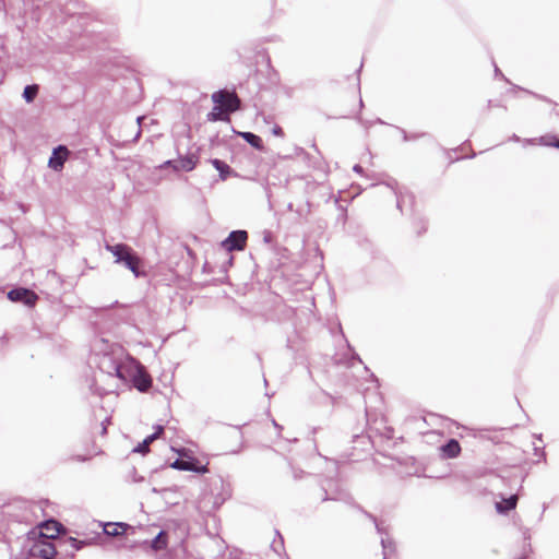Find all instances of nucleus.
<instances>
[{"label": "nucleus", "instance_id": "1", "mask_svg": "<svg viewBox=\"0 0 559 559\" xmlns=\"http://www.w3.org/2000/svg\"><path fill=\"white\" fill-rule=\"evenodd\" d=\"M123 356L121 347H110L109 352L96 354L95 362L103 373L127 383L130 372H128V361L123 360Z\"/></svg>", "mask_w": 559, "mask_h": 559}, {"label": "nucleus", "instance_id": "2", "mask_svg": "<svg viewBox=\"0 0 559 559\" xmlns=\"http://www.w3.org/2000/svg\"><path fill=\"white\" fill-rule=\"evenodd\" d=\"M212 100L216 106L207 115L210 121H223L228 116L240 109L241 100L235 92L219 90L212 94Z\"/></svg>", "mask_w": 559, "mask_h": 559}, {"label": "nucleus", "instance_id": "3", "mask_svg": "<svg viewBox=\"0 0 559 559\" xmlns=\"http://www.w3.org/2000/svg\"><path fill=\"white\" fill-rule=\"evenodd\" d=\"M86 545V542L79 540L74 537H64L57 542V544H52L50 542L40 543L35 545L32 548V554L41 559H53L58 554V548H63L68 551V548H71L72 551H76L82 549Z\"/></svg>", "mask_w": 559, "mask_h": 559}, {"label": "nucleus", "instance_id": "4", "mask_svg": "<svg viewBox=\"0 0 559 559\" xmlns=\"http://www.w3.org/2000/svg\"><path fill=\"white\" fill-rule=\"evenodd\" d=\"M188 452L187 449L179 450V457L170 464V467L178 471L194 472L197 474L207 473V465L201 464L197 457L190 455Z\"/></svg>", "mask_w": 559, "mask_h": 559}, {"label": "nucleus", "instance_id": "5", "mask_svg": "<svg viewBox=\"0 0 559 559\" xmlns=\"http://www.w3.org/2000/svg\"><path fill=\"white\" fill-rule=\"evenodd\" d=\"M128 372H130L129 381H131L140 392H146L152 386L151 377L144 371L143 367L133 359L128 360Z\"/></svg>", "mask_w": 559, "mask_h": 559}, {"label": "nucleus", "instance_id": "6", "mask_svg": "<svg viewBox=\"0 0 559 559\" xmlns=\"http://www.w3.org/2000/svg\"><path fill=\"white\" fill-rule=\"evenodd\" d=\"M322 491L324 496L322 497V501L328 500H341V501H349V495L340 487L338 481L334 479H326L322 483Z\"/></svg>", "mask_w": 559, "mask_h": 559}, {"label": "nucleus", "instance_id": "7", "mask_svg": "<svg viewBox=\"0 0 559 559\" xmlns=\"http://www.w3.org/2000/svg\"><path fill=\"white\" fill-rule=\"evenodd\" d=\"M248 234L246 230H233L222 242L223 248L228 251H240L246 247Z\"/></svg>", "mask_w": 559, "mask_h": 559}, {"label": "nucleus", "instance_id": "8", "mask_svg": "<svg viewBox=\"0 0 559 559\" xmlns=\"http://www.w3.org/2000/svg\"><path fill=\"white\" fill-rule=\"evenodd\" d=\"M8 299L13 302H21L27 307H33L36 304L38 297L33 290L28 288L17 287L11 289L8 293Z\"/></svg>", "mask_w": 559, "mask_h": 559}, {"label": "nucleus", "instance_id": "9", "mask_svg": "<svg viewBox=\"0 0 559 559\" xmlns=\"http://www.w3.org/2000/svg\"><path fill=\"white\" fill-rule=\"evenodd\" d=\"M376 525L377 532L381 535V545L383 548V559H392V556L394 554V545L391 538L388 536V534H384L382 523H379L377 519L368 513L364 512Z\"/></svg>", "mask_w": 559, "mask_h": 559}, {"label": "nucleus", "instance_id": "10", "mask_svg": "<svg viewBox=\"0 0 559 559\" xmlns=\"http://www.w3.org/2000/svg\"><path fill=\"white\" fill-rule=\"evenodd\" d=\"M69 153V150L64 145L55 147L48 160V166L55 171H60L68 159Z\"/></svg>", "mask_w": 559, "mask_h": 559}, {"label": "nucleus", "instance_id": "11", "mask_svg": "<svg viewBox=\"0 0 559 559\" xmlns=\"http://www.w3.org/2000/svg\"><path fill=\"white\" fill-rule=\"evenodd\" d=\"M380 183L384 185L385 187H388L389 189L392 190L393 194L396 198V207L399 210L402 211V205L406 201V199H409L411 201L413 200V195L411 193H408V192L407 193H403L399 189V183H397V181L395 179L389 178L386 181H381Z\"/></svg>", "mask_w": 559, "mask_h": 559}, {"label": "nucleus", "instance_id": "12", "mask_svg": "<svg viewBox=\"0 0 559 559\" xmlns=\"http://www.w3.org/2000/svg\"><path fill=\"white\" fill-rule=\"evenodd\" d=\"M128 531H132L133 532L134 528L131 525H129L127 523H122V522L106 523L104 525V533L107 536H111V537H117V536L127 534Z\"/></svg>", "mask_w": 559, "mask_h": 559}, {"label": "nucleus", "instance_id": "13", "mask_svg": "<svg viewBox=\"0 0 559 559\" xmlns=\"http://www.w3.org/2000/svg\"><path fill=\"white\" fill-rule=\"evenodd\" d=\"M105 249L115 257V262L119 264H121V262L124 260L128 253L132 250V248L126 243H106Z\"/></svg>", "mask_w": 559, "mask_h": 559}, {"label": "nucleus", "instance_id": "14", "mask_svg": "<svg viewBox=\"0 0 559 559\" xmlns=\"http://www.w3.org/2000/svg\"><path fill=\"white\" fill-rule=\"evenodd\" d=\"M121 264L130 270L135 277L142 276L143 273L140 271L141 260L133 250L128 253Z\"/></svg>", "mask_w": 559, "mask_h": 559}, {"label": "nucleus", "instance_id": "15", "mask_svg": "<svg viewBox=\"0 0 559 559\" xmlns=\"http://www.w3.org/2000/svg\"><path fill=\"white\" fill-rule=\"evenodd\" d=\"M501 501L496 502V510L500 514H507L511 510L516 508L519 497L518 495H511L509 498L501 496Z\"/></svg>", "mask_w": 559, "mask_h": 559}, {"label": "nucleus", "instance_id": "16", "mask_svg": "<svg viewBox=\"0 0 559 559\" xmlns=\"http://www.w3.org/2000/svg\"><path fill=\"white\" fill-rule=\"evenodd\" d=\"M211 164L219 173V178L222 180H226L231 175L237 176V174L233 170V168L228 164H226L225 162H223L218 158L211 159Z\"/></svg>", "mask_w": 559, "mask_h": 559}, {"label": "nucleus", "instance_id": "17", "mask_svg": "<svg viewBox=\"0 0 559 559\" xmlns=\"http://www.w3.org/2000/svg\"><path fill=\"white\" fill-rule=\"evenodd\" d=\"M443 455L448 459L456 457L461 452V445L457 440L450 439L441 447Z\"/></svg>", "mask_w": 559, "mask_h": 559}, {"label": "nucleus", "instance_id": "18", "mask_svg": "<svg viewBox=\"0 0 559 559\" xmlns=\"http://www.w3.org/2000/svg\"><path fill=\"white\" fill-rule=\"evenodd\" d=\"M167 544V533L165 531H160L150 543L143 542V545H148L155 551L165 549Z\"/></svg>", "mask_w": 559, "mask_h": 559}, {"label": "nucleus", "instance_id": "19", "mask_svg": "<svg viewBox=\"0 0 559 559\" xmlns=\"http://www.w3.org/2000/svg\"><path fill=\"white\" fill-rule=\"evenodd\" d=\"M198 158L194 155L186 156L176 162L175 168L177 170L191 171L197 166Z\"/></svg>", "mask_w": 559, "mask_h": 559}, {"label": "nucleus", "instance_id": "20", "mask_svg": "<svg viewBox=\"0 0 559 559\" xmlns=\"http://www.w3.org/2000/svg\"><path fill=\"white\" fill-rule=\"evenodd\" d=\"M239 135L247 142L249 143L252 147L257 148V150H261L263 148V142H262V139L252 133V132H240Z\"/></svg>", "mask_w": 559, "mask_h": 559}, {"label": "nucleus", "instance_id": "21", "mask_svg": "<svg viewBox=\"0 0 559 559\" xmlns=\"http://www.w3.org/2000/svg\"><path fill=\"white\" fill-rule=\"evenodd\" d=\"M157 439V433H152L147 436L141 443H139L134 449V453L146 454L150 451V444Z\"/></svg>", "mask_w": 559, "mask_h": 559}, {"label": "nucleus", "instance_id": "22", "mask_svg": "<svg viewBox=\"0 0 559 559\" xmlns=\"http://www.w3.org/2000/svg\"><path fill=\"white\" fill-rule=\"evenodd\" d=\"M37 94H38V85H36V84L25 86V88L23 91V97L27 103L33 102L35 99V97L37 96Z\"/></svg>", "mask_w": 559, "mask_h": 559}, {"label": "nucleus", "instance_id": "23", "mask_svg": "<svg viewBox=\"0 0 559 559\" xmlns=\"http://www.w3.org/2000/svg\"><path fill=\"white\" fill-rule=\"evenodd\" d=\"M276 535L278 536V540L273 542L272 548L274 549V551L276 554L280 555L281 550H283V548H284V540L278 531H276Z\"/></svg>", "mask_w": 559, "mask_h": 559}, {"label": "nucleus", "instance_id": "24", "mask_svg": "<svg viewBox=\"0 0 559 559\" xmlns=\"http://www.w3.org/2000/svg\"><path fill=\"white\" fill-rule=\"evenodd\" d=\"M536 142H537V139H525V140H523L524 144H535ZM538 142L542 143V144L548 145V143L544 142V138L543 136L538 139Z\"/></svg>", "mask_w": 559, "mask_h": 559}, {"label": "nucleus", "instance_id": "25", "mask_svg": "<svg viewBox=\"0 0 559 559\" xmlns=\"http://www.w3.org/2000/svg\"><path fill=\"white\" fill-rule=\"evenodd\" d=\"M110 419L109 418H106L103 423H102V435H106L107 433V424H109Z\"/></svg>", "mask_w": 559, "mask_h": 559}, {"label": "nucleus", "instance_id": "26", "mask_svg": "<svg viewBox=\"0 0 559 559\" xmlns=\"http://www.w3.org/2000/svg\"><path fill=\"white\" fill-rule=\"evenodd\" d=\"M353 170H354L355 173L359 174V175H362V174H364V168H362L360 165H358V164H356V165L353 167Z\"/></svg>", "mask_w": 559, "mask_h": 559}, {"label": "nucleus", "instance_id": "27", "mask_svg": "<svg viewBox=\"0 0 559 559\" xmlns=\"http://www.w3.org/2000/svg\"><path fill=\"white\" fill-rule=\"evenodd\" d=\"M302 473H304L302 471H297V469L293 468V476L295 479L301 478Z\"/></svg>", "mask_w": 559, "mask_h": 559}, {"label": "nucleus", "instance_id": "28", "mask_svg": "<svg viewBox=\"0 0 559 559\" xmlns=\"http://www.w3.org/2000/svg\"><path fill=\"white\" fill-rule=\"evenodd\" d=\"M403 134H404V140L405 141L414 140V139H417L419 136V135H411V136H408L405 131H403Z\"/></svg>", "mask_w": 559, "mask_h": 559}, {"label": "nucleus", "instance_id": "29", "mask_svg": "<svg viewBox=\"0 0 559 559\" xmlns=\"http://www.w3.org/2000/svg\"><path fill=\"white\" fill-rule=\"evenodd\" d=\"M164 428L163 426H157L156 431L154 433H157V438L163 433Z\"/></svg>", "mask_w": 559, "mask_h": 559}, {"label": "nucleus", "instance_id": "30", "mask_svg": "<svg viewBox=\"0 0 559 559\" xmlns=\"http://www.w3.org/2000/svg\"><path fill=\"white\" fill-rule=\"evenodd\" d=\"M282 133H283V131H282V129H281L280 127H276V128L274 129V134L280 135V134H282Z\"/></svg>", "mask_w": 559, "mask_h": 559}, {"label": "nucleus", "instance_id": "31", "mask_svg": "<svg viewBox=\"0 0 559 559\" xmlns=\"http://www.w3.org/2000/svg\"><path fill=\"white\" fill-rule=\"evenodd\" d=\"M511 141H515V142H520L521 139L516 135V134H513L511 138H510Z\"/></svg>", "mask_w": 559, "mask_h": 559}, {"label": "nucleus", "instance_id": "32", "mask_svg": "<svg viewBox=\"0 0 559 559\" xmlns=\"http://www.w3.org/2000/svg\"><path fill=\"white\" fill-rule=\"evenodd\" d=\"M495 73L496 75H501L502 76V73L500 72L499 68L497 66H495Z\"/></svg>", "mask_w": 559, "mask_h": 559}, {"label": "nucleus", "instance_id": "33", "mask_svg": "<svg viewBox=\"0 0 559 559\" xmlns=\"http://www.w3.org/2000/svg\"><path fill=\"white\" fill-rule=\"evenodd\" d=\"M550 145L559 148V140H556L554 143H551Z\"/></svg>", "mask_w": 559, "mask_h": 559}, {"label": "nucleus", "instance_id": "34", "mask_svg": "<svg viewBox=\"0 0 559 559\" xmlns=\"http://www.w3.org/2000/svg\"><path fill=\"white\" fill-rule=\"evenodd\" d=\"M76 459H78V461H81V462H84L87 460V457H85V456H78Z\"/></svg>", "mask_w": 559, "mask_h": 559}, {"label": "nucleus", "instance_id": "35", "mask_svg": "<svg viewBox=\"0 0 559 559\" xmlns=\"http://www.w3.org/2000/svg\"><path fill=\"white\" fill-rule=\"evenodd\" d=\"M287 209H288L289 211H294V205H293V203H289V204L287 205Z\"/></svg>", "mask_w": 559, "mask_h": 559}, {"label": "nucleus", "instance_id": "36", "mask_svg": "<svg viewBox=\"0 0 559 559\" xmlns=\"http://www.w3.org/2000/svg\"><path fill=\"white\" fill-rule=\"evenodd\" d=\"M273 425H274L276 428H278V429H281V428H282V427H281V426L275 421V420H273Z\"/></svg>", "mask_w": 559, "mask_h": 559}, {"label": "nucleus", "instance_id": "37", "mask_svg": "<svg viewBox=\"0 0 559 559\" xmlns=\"http://www.w3.org/2000/svg\"><path fill=\"white\" fill-rule=\"evenodd\" d=\"M361 123H362L366 128H368V127L370 126V124H369V122H364L362 120H361Z\"/></svg>", "mask_w": 559, "mask_h": 559}, {"label": "nucleus", "instance_id": "38", "mask_svg": "<svg viewBox=\"0 0 559 559\" xmlns=\"http://www.w3.org/2000/svg\"><path fill=\"white\" fill-rule=\"evenodd\" d=\"M377 122L378 123H383V121L381 119H377Z\"/></svg>", "mask_w": 559, "mask_h": 559}]
</instances>
